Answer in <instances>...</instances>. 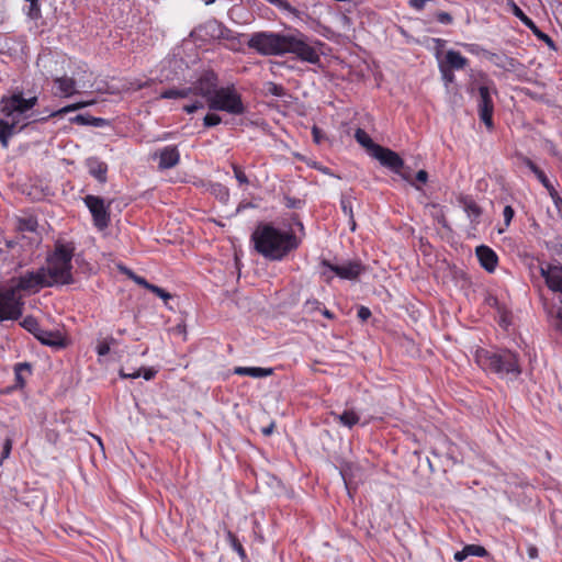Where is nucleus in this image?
I'll return each mask as SVG.
<instances>
[{
	"instance_id": "nucleus-14",
	"label": "nucleus",
	"mask_w": 562,
	"mask_h": 562,
	"mask_svg": "<svg viewBox=\"0 0 562 562\" xmlns=\"http://www.w3.org/2000/svg\"><path fill=\"white\" fill-rule=\"evenodd\" d=\"M199 77L190 86L183 88H170L160 93L161 99H188L192 102L195 98H200Z\"/></svg>"
},
{
	"instance_id": "nucleus-52",
	"label": "nucleus",
	"mask_w": 562,
	"mask_h": 562,
	"mask_svg": "<svg viewBox=\"0 0 562 562\" xmlns=\"http://www.w3.org/2000/svg\"><path fill=\"white\" fill-rule=\"evenodd\" d=\"M436 19L439 23L445 25L451 24L453 22L452 15L445 11L437 12Z\"/></svg>"
},
{
	"instance_id": "nucleus-30",
	"label": "nucleus",
	"mask_w": 562,
	"mask_h": 562,
	"mask_svg": "<svg viewBox=\"0 0 562 562\" xmlns=\"http://www.w3.org/2000/svg\"><path fill=\"white\" fill-rule=\"evenodd\" d=\"M508 7L510 8V12L526 26V27H535V22L521 10V8L514 1H508Z\"/></svg>"
},
{
	"instance_id": "nucleus-6",
	"label": "nucleus",
	"mask_w": 562,
	"mask_h": 562,
	"mask_svg": "<svg viewBox=\"0 0 562 562\" xmlns=\"http://www.w3.org/2000/svg\"><path fill=\"white\" fill-rule=\"evenodd\" d=\"M75 257V246L72 243L57 240L54 250L47 254L44 271L56 285H67L74 283L72 259Z\"/></svg>"
},
{
	"instance_id": "nucleus-3",
	"label": "nucleus",
	"mask_w": 562,
	"mask_h": 562,
	"mask_svg": "<svg viewBox=\"0 0 562 562\" xmlns=\"http://www.w3.org/2000/svg\"><path fill=\"white\" fill-rule=\"evenodd\" d=\"M254 250L269 261H282L302 244V238L273 223L260 222L250 235Z\"/></svg>"
},
{
	"instance_id": "nucleus-38",
	"label": "nucleus",
	"mask_w": 562,
	"mask_h": 562,
	"mask_svg": "<svg viewBox=\"0 0 562 562\" xmlns=\"http://www.w3.org/2000/svg\"><path fill=\"white\" fill-rule=\"evenodd\" d=\"M149 292L160 297L164 301L165 306L168 307L169 310H172V307L168 303V301L172 299V295L169 292H167L165 289L156 284H153Z\"/></svg>"
},
{
	"instance_id": "nucleus-29",
	"label": "nucleus",
	"mask_w": 562,
	"mask_h": 562,
	"mask_svg": "<svg viewBox=\"0 0 562 562\" xmlns=\"http://www.w3.org/2000/svg\"><path fill=\"white\" fill-rule=\"evenodd\" d=\"M331 416H334L335 419L339 420V423L342 426H345L349 429L352 428L355 425H357L360 420L359 415L351 409H346L341 414L331 412Z\"/></svg>"
},
{
	"instance_id": "nucleus-28",
	"label": "nucleus",
	"mask_w": 562,
	"mask_h": 562,
	"mask_svg": "<svg viewBox=\"0 0 562 562\" xmlns=\"http://www.w3.org/2000/svg\"><path fill=\"white\" fill-rule=\"evenodd\" d=\"M355 138L362 147H364L370 153L371 156H373L374 153L376 151V146H380L379 144L374 143L370 135L362 128L356 130Z\"/></svg>"
},
{
	"instance_id": "nucleus-45",
	"label": "nucleus",
	"mask_w": 562,
	"mask_h": 562,
	"mask_svg": "<svg viewBox=\"0 0 562 562\" xmlns=\"http://www.w3.org/2000/svg\"><path fill=\"white\" fill-rule=\"evenodd\" d=\"M232 168L234 171V176L240 186L249 183V180H248L246 173L243 171V169L239 166L233 165Z\"/></svg>"
},
{
	"instance_id": "nucleus-55",
	"label": "nucleus",
	"mask_w": 562,
	"mask_h": 562,
	"mask_svg": "<svg viewBox=\"0 0 562 562\" xmlns=\"http://www.w3.org/2000/svg\"><path fill=\"white\" fill-rule=\"evenodd\" d=\"M139 370H140V376L146 381H150L157 374V370L151 367H148V368L143 367Z\"/></svg>"
},
{
	"instance_id": "nucleus-48",
	"label": "nucleus",
	"mask_w": 562,
	"mask_h": 562,
	"mask_svg": "<svg viewBox=\"0 0 562 562\" xmlns=\"http://www.w3.org/2000/svg\"><path fill=\"white\" fill-rule=\"evenodd\" d=\"M291 222L297 227L300 234H301V238L305 236V226L300 217L299 214L296 213H293L290 217Z\"/></svg>"
},
{
	"instance_id": "nucleus-63",
	"label": "nucleus",
	"mask_w": 562,
	"mask_h": 562,
	"mask_svg": "<svg viewBox=\"0 0 562 562\" xmlns=\"http://www.w3.org/2000/svg\"><path fill=\"white\" fill-rule=\"evenodd\" d=\"M453 558L458 562L464 561L468 558L467 547L464 546L462 550L457 551Z\"/></svg>"
},
{
	"instance_id": "nucleus-58",
	"label": "nucleus",
	"mask_w": 562,
	"mask_h": 562,
	"mask_svg": "<svg viewBox=\"0 0 562 562\" xmlns=\"http://www.w3.org/2000/svg\"><path fill=\"white\" fill-rule=\"evenodd\" d=\"M132 279L136 284L143 286L144 289H146L148 291L153 286V283L148 282L144 277H140L137 274H132Z\"/></svg>"
},
{
	"instance_id": "nucleus-61",
	"label": "nucleus",
	"mask_w": 562,
	"mask_h": 562,
	"mask_svg": "<svg viewBox=\"0 0 562 562\" xmlns=\"http://www.w3.org/2000/svg\"><path fill=\"white\" fill-rule=\"evenodd\" d=\"M122 379H138L140 378V370H134L133 372H125L123 369L119 372Z\"/></svg>"
},
{
	"instance_id": "nucleus-16",
	"label": "nucleus",
	"mask_w": 562,
	"mask_h": 562,
	"mask_svg": "<svg viewBox=\"0 0 562 562\" xmlns=\"http://www.w3.org/2000/svg\"><path fill=\"white\" fill-rule=\"evenodd\" d=\"M476 258L481 267L488 273H493L498 263L497 254L486 245H480L475 249Z\"/></svg>"
},
{
	"instance_id": "nucleus-64",
	"label": "nucleus",
	"mask_w": 562,
	"mask_h": 562,
	"mask_svg": "<svg viewBox=\"0 0 562 562\" xmlns=\"http://www.w3.org/2000/svg\"><path fill=\"white\" fill-rule=\"evenodd\" d=\"M2 244L7 250H13L19 243L15 239H4L2 238Z\"/></svg>"
},
{
	"instance_id": "nucleus-7",
	"label": "nucleus",
	"mask_w": 562,
	"mask_h": 562,
	"mask_svg": "<svg viewBox=\"0 0 562 562\" xmlns=\"http://www.w3.org/2000/svg\"><path fill=\"white\" fill-rule=\"evenodd\" d=\"M468 92L476 97L477 114L487 130L494 128V100L497 95V87L493 79L485 72H480L470 83Z\"/></svg>"
},
{
	"instance_id": "nucleus-36",
	"label": "nucleus",
	"mask_w": 562,
	"mask_h": 562,
	"mask_svg": "<svg viewBox=\"0 0 562 562\" xmlns=\"http://www.w3.org/2000/svg\"><path fill=\"white\" fill-rule=\"evenodd\" d=\"M465 547L468 557L491 558L490 552L483 546L471 543Z\"/></svg>"
},
{
	"instance_id": "nucleus-32",
	"label": "nucleus",
	"mask_w": 562,
	"mask_h": 562,
	"mask_svg": "<svg viewBox=\"0 0 562 562\" xmlns=\"http://www.w3.org/2000/svg\"><path fill=\"white\" fill-rule=\"evenodd\" d=\"M266 1L289 15L300 18L301 12L296 8L291 5V3L288 0H266Z\"/></svg>"
},
{
	"instance_id": "nucleus-4",
	"label": "nucleus",
	"mask_w": 562,
	"mask_h": 562,
	"mask_svg": "<svg viewBox=\"0 0 562 562\" xmlns=\"http://www.w3.org/2000/svg\"><path fill=\"white\" fill-rule=\"evenodd\" d=\"M38 102L37 97L24 98L22 90H15L10 95H3L0 100V144L3 148L9 146L11 137L23 131L29 123L19 126L21 119L29 120L33 116L30 112Z\"/></svg>"
},
{
	"instance_id": "nucleus-35",
	"label": "nucleus",
	"mask_w": 562,
	"mask_h": 562,
	"mask_svg": "<svg viewBox=\"0 0 562 562\" xmlns=\"http://www.w3.org/2000/svg\"><path fill=\"white\" fill-rule=\"evenodd\" d=\"M25 1L29 2L27 8L24 9L26 15L31 20H35V21L41 19L42 12H41L40 3H38L40 0H25Z\"/></svg>"
},
{
	"instance_id": "nucleus-49",
	"label": "nucleus",
	"mask_w": 562,
	"mask_h": 562,
	"mask_svg": "<svg viewBox=\"0 0 562 562\" xmlns=\"http://www.w3.org/2000/svg\"><path fill=\"white\" fill-rule=\"evenodd\" d=\"M12 445H13V440L11 438H5L3 446H2V451H1V458H0L1 462L3 460H5L7 458H9L11 450H12Z\"/></svg>"
},
{
	"instance_id": "nucleus-42",
	"label": "nucleus",
	"mask_w": 562,
	"mask_h": 562,
	"mask_svg": "<svg viewBox=\"0 0 562 562\" xmlns=\"http://www.w3.org/2000/svg\"><path fill=\"white\" fill-rule=\"evenodd\" d=\"M268 92L271 95L283 98L286 95V90L282 85L270 82L268 87Z\"/></svg>"
},
{
	"instance_id": "nucleus-8",
	"label": "nucleus",
	"mask_w": 562,
	"mask_h": 562,
	"mask_svg": "<svg viewBox=\"0 0 562 562\" xmlns=\"http://www.w3.org/2000/svg\"><path fill=\"white\" fill-rule=\"evenodd\" d=\"M8 283L20 294L22 292L25 294H36L42 289L53 288V283L44 271V266L35 270L21 272L19 276L9 279Z\"/></svg>"
},
{
	"instance_id": "nucleus-22",
	"label": "nucleus",
	"mask_w": 562,
	"mask_h": 562,
	"mask_svg": "<svg viewBox=\"0 0 562 562\" xmlns=\"http://www.w3.org/2000/svg\"><path fill=\"white\" fill-rule=\"evenodd\" d=\"M353 196L349 193H342L340 195V209L348 217V224L351 232L357 229V223L353 214Z\"/></svg>"
},
{
	"instance_id": "nucleus-43",
	"label": "nucleus",
	"mask_w": 562,
	"mask_h": 562,
	"mask_svg": "<svg viewBox=\"0 0 562 562\" xmlns=\"http://www.w3.org/2000/svg\"><path fill=\"white\" fill-rule=\"evenodd\" d=\"M539 40L546 42L550 47H554L553 40L546 33H543L536 24L535 27H528Z\"/></svg>"
},
{
	"instance_id": "nucleus-26",
	"label": "nucleus",
	"mask_w": 562,
	"mask_h": 562,
	"mask_svg": "<svg viewBox=\"0 0 562 562\" xmlns=\"http://www.w3.org/2000/svg\"><path fill=\"white\" fill-rule=\"evenodd\" d=\"M88 104H89L88 102H82V101L81 102L71 103V104L63 106L59 110L50 112L47 116L38 117V119H33L32 122L33 123H36V122L44 123V122H47L48 119H50V117L61 116V115H64L66 113L83 109Z\"/></svg>"
},
{
	"instance_id": "nucleus-54",
	"label": "nucleus",
	"mask_w": 562,
	"mask_h": 562,
	"mask_svg": "<svg viewBox=\"0 0 562 562\" xmlns=\"http://www.w3.org/2000/svg\"><path fill=\"white\" fill-rule=\"evenodd\" d=\"M312 136L314 143L318 145L322 144V142L326 138L325 133L316 125L312 127Z\"/></svg>"
},
{
	"instance_id": "nucleus-40",
	"label": "nucleus",
	"mask_w": 562,
	"mask_h": 562,
	"mask_svg": "<svg viewBox=\"0 0 562 562\" xmlns=\"http://www.w3.org/2000/svg\"><path fill=\"white\" fill-rule=\"evenodd\" d=\"M283 202H284V205L288 209L300 210V209H303L304 205H305V200H302V199H299V198H294V196H290V195H284L283 196Z\"/></svg>"
},
{
	"instance_id": "nucleus-18",
	"label": "nucleus",
	"mask_w": 562,
	"mask_h": 562,
	"mask_svg": "<svg viewBox=\"0 0 562 562\" xmlns=\"http://www.w3.org/2000/svg\"><path fill=\"white\" fill-rule=\"evenodd\" d=\"M54 94L59 98H69L77 93V82L68 76L56 77L54 79Z\"/></svg>"
},
{
	"instance_id": "nucleus-50",
	"label": "nucleus",
	"mask_w": 562,
	"mask_h": 562,
	"mask_svg": "<svg viewBox=\"0 0 562 562\" xmlns=\"http://www.w3.org/2000/svg\"><path fill=\"white\" fill-rule=\"evenodd\" d=\"M519 159L533 175L540 170V168L530 158L519 155Z\"/></svg>"
},
{
	"instance_id": "nucleus-51",
	"label": "nucleus",
	"mask_w": 562,
	"mask_h": 562,
	"mask_svg": "<svg viewBox=\"0 0 562 562\" xmlns=\"http://www.w3.org/2000/svg\"><path fill=\"white\" fill-rule=\"evenodd\" d=\"M372 313L369 307L360 305L357 310V316L361 322H367L371 317Z\"/></svg>"
},
{
	"instance_id": "nucleus-19",
	"label": "nucleus",
	"mask_w": 562,
	"mask_h": 562,
	"mask_svg": "<svg viewBox=\"0 0 562 562\" xmlns=\"http://www.w3.org/2000/svg\"><path fill=\"white\" fill-rule=\"evenodd\" d=\"M458 201L467 213L469 221L474 225L479 224L483 210L474 199L471 195H460Z\"/></svg>"
},
{
	"instance_id": "nucleus-10",
	"label": "nucleus",
	"mask_w": 562,
	"mask_h": 562,
	"mask_svg": "<svg viewBox=\"0 0 562 562\" xmlns=\"http://www.w3.org/2000/svg\"><path fill=\"white\" fill-rule=\"evenodd\" d=\"M83 203L91 213L93 225L99 229H105L111 222L110 203L105 204L104 199L99 195L88 194L83 198Z\"/></svg>"
},
{
	"instance_id": "nucleus-34",
	"label": "nucleus",
	"mask_w": 562,
	"mask_h": 562,
	"mask_svg": "<svg viewBox=\"0 0 562 562\" xmlns=\"http://www.w3.org/2000/svg\"><path fill=\"white\" fill-rule=\"evenodd\" d=\"M21 327H23L25 330L31 333L34 337L36 336V333L40 331L42 328L38 319L33 315L25 316L22 322L20 323Z\"/></svg>"
},
{
	"instance_id": "nucleus-33",
	"label": "nucleus",
	"mask_w": 562,
	"mask_h": 562,
	"mask_svg": "<svg viewBox=\"0 0 562 562\" xmlns=\"http://www.w3.org/2000/svg\"><path fill=\"white\" fill-rule=\"evenodd\" d=\"M211 193L223 204H227L229 201V189L222 183H213Z\"/></svg>"
},
{
	"instance_id": "nucleus-21",
	"label": "nucleus",
	"mask_w": 562,
	"mask_h": 562,
	"mask_svg": "<svg viewBox=\"0 0 562 562\" xmlns=\"http://www.w3.org/2000/svg\"><path fill=\"white\" fill-rule=\"evenodd\" d=\"M88 172L91 177L98 180L100 183H105L108 180V164L102 161L98 157H89L86 160Z\"/></svg>"
},
{
	"instance_id": "nucleus-37",
	"label": "nucleus",
	"mask_w": 562,
	"mask_h": 562,
	"mask_svg": "<svg viewBox=\"0 0 562 562\" xmlns=\"http://www.w3.org/2000/svg\"><path fill=\"white\" fill-rule=\"evenodd\" d=\"M218 40H226V41H237L240 36V34L235 33L227 26H225L222 22L220 23V30H218Z\"/></svg>"
},
{
	"instance_id": "nucleus-11",
	"label": "nucleus",
	"mask_w": 562,
	"mask_h": 562,
	"mask_svg": "<svg viewBox=\"0 0 562 562\" xmlns=\"http://www.w3.org/2000/svg\"><path fill=\"white\" fill-rule=\"evenodd\" d=\"M321 265L338 278L350 281L357 280L367 270L361 260H348L341 265H336L327 259H323Z\"/></svg>"
},
{
	"instance_id": "nucleus-41",
	"label": "nucleus",
	"mask_w": 562,
	"mask_h": 562,
	"mask_svg": "<svg viewBox=\"0 0 562 562\" xmlns=\"http://www.w3.org/2000/svg\"><path fill=\"white\" fill-rule=\"evenodd\" d=\"M438 69L441 75V79L446 86L453 83L456 81L454 71L446 68V66H441L438 64Z\"/></svg>"
},
{
	"instance_id": "nucleus-57",
	"label": "nucleus",
	"mask_w": 562,
	"mask_h": 562,
	"mask_svg": "<svg viewBox=\"0 0 562 562\" xmlns=\"http://www.w3.org/2000/svg\"><path fill=\"white\" fill-rule=\"evenodd\" d=\"M95 351L101 357L106 356L110 352V344L106 340L100 341L95 347Z\"/></svg>"
},
{
	"instance_id": "nucleus-13",
	"label": "nucleus",
	"mask_w": 562,
	"mask_h": 562,
	"mask_svg": "<svg viewBox=\"0 0 562 562\" xmlns=\"http://www.w3.org/2000/svg\"><path fill=\"white\" fill-rule=\"evenodd\" d=\"M220 21L210 19L206 22L198 25L191 33L190 36L194 42L209 43L211 41L218 40Z\"/></svg>"
},
{
	"instance_id": "nucleus-39",
	"label": "nucleus",
	"mask_w": 562,
	"mask_h": 562,
	"mask_svg": "<svg viewBox=\"0 0 562 562\" xmlns=\"http://www.w3.org/2000/svg\"><path fill=\"white\" fill-rule=\"evenodd\" d=\"M212 111L203 117V126L206 128L215 127L222 123V117Z\"/></svg>"
},
{
	"instance_id": "nucleus-53",
	"label": "nucleus",
	"mask_w": 562,
	"mask_h": 562,
	"mask_svg": "<svg viewBox=\"0 0 562 562\" xmlns=\"http://www.w3.org/2000/svg\"><path fill=\"white\" fill-rule=\"evenodd\" d=\"M465 48L469 53L473 54V55H482L484 58H485V52H487V49L483 48L482 46L477 45V44H467L465 45Z\"/></svg>"
},
{
	"instance_id": "nucleus-44",
	"label": "nucleus",
	"mask_w": 562,
	"mask_h": 562,
	"mask_svg": "<svg viewBox=\"0 0 562 562\" xmlns=\"http://www.w3.org/2000/svg\"><path fill=\"white\" fill-rule=\"evenodd\" d=\"M69 122L72 124H78L82 126H89L90 122V114L88 113H80L69 119Z\"/></svg>"
},
{
	"instance_id": "nucleus-1",
	"label": "nucleus",
	"mask_w": 562,
	"mask_h": 562,
	"mask_svg": "<svg viewBox=\"0 0 562 562\" xmlns=\"http://www.w3.org/2000/svg\"><path fill=\"white\" fill-rule=\"evenodd\" d=\"M324 43L294 30L293 32L259 31L249 36L248 48L260 56L282 57L291 55L292 59L311 65H321L319 47Z\"/></svg>"
},
{
	"instance_id": "nucleus-23",
	"label": "nucleus",
	"mask_w": 562,
	"mask_h": 562,
	"mask_svg": "<svg viewBox=\"0 0 562 562\" xmlns=\"http://www.w3.org/2000/svg\"><path fill=\"white\" fill-rule=\"evenodd\" d=\"M234 373L241 376H251L255 379L267 378L273 373L272 368L261 367H236Z\"/></svg>"
},
{
	"instance_id": "nucleus-31",
	"label": "nucleus",
	"mask_w": 562,
	"mask_h": 562,
	"mask_svg": "<svg viewBox=\"0 0 562 562\" xmlns=\"http://www.w3.org/2000/svg\"><path fill=\"white\" fill-rule=\"evenodd\" d=\"M37 220L33 216L20 217L16 222V229L21 233L30 232L33 233L37 229Z\"/></svg>"
},
{
	"instance_id": "nucleus-27",
	"label": "nucleus",
	"mask_w": 562,
	"mask_h": 562,
	"mask_svg": "<svg viewBox=\"0 0 562 562\" xmlns=\"http://www.w3.org/2000/svg\"><path fill=\"white\" fill-rule=\"evenodd\" d=\"M32 373V366L30 362H18L14 364L15 389H23L25 386L24 374Z\"/></svg>"
},
{
	"instance_id": "nucleus-62",
	"label": "nucleus",
	"mask_w": 562,
	"mask_h": 562,
	"mask_svg": "<svg viewBox=\"0 0 562 562\" xmlns=\"http://www.w3.org/2000/svg\"><path fill=\"white\" fill-rule=\"evenodd\" d=\"M415 181L425 184L428 181V172L424 169L418 170L415 176Z\"/></svg>"
},
{
	"instance_id": "nucleus-46",
	"label": "nucleus",
	"mask_w": 562,
	"mask_h": 562,
	"mask_svg": "<svg viewBox=\"0 0 562 562\" xmlns=\"http://www.w3.org/2000/svg\"><path fill=\"white\" fill-rule=\"evenodd\" d=\"M537 179L540 181V183L548 190L552 193V191H554V188L551 183V181L549 180V178L547 177V175L544 173L543 170H539L536 175Z\"/></svg>"
},
{
	"instance_id": "nucleus-59",
	"label": "nucleus",
	"mask_w": 562,
	"mask_h": 562,
	"mask_svg": "<svg viewBox=\"0 0 562 562\" xmlns=\"http://www.w3.org/2000/svg\"><path fill=\"white\" fill-rule=\"evenodd\" d=\"M322 306V302L316 299H310L305 302L304 307L308 311H319Z\"/></svg>"
},
{
	"instance_id": "nucleus-5",
	"label": "nucleus",
	"mask_w": 562,
	"mask_h": 562,
	"mask_svg": "<svg viewBox=\"0 0 562 562\" xmlns=\"http://www.w3.org/2000/svg\"><path fill=\"white\" fill-rule=\"evenodd\" d=\"M477 364L486 372L509 380H516L521 374L519 355L507 348L479 349L475 352Z\"/></svg>"
},
{
	"instance_id": "nucleus-25",
	"label": "nucleus",
	"mask_w": 562,
	"mask_h": 562,
	"mask_svg": "<svg viewBox=\"0 0 562 562\" xmlns=\"http://www.w3.org/2000/svg\"><path fill=\"white\" fill-rule=\"evenodd\" d=\"M225 538L231 548L238 554L241 562H249V558L238 537L229 529L225 530Z\"/></svg>"
},
{
	"instance_id": "nucleus-9",
	"label": "nucleus",
	"mask_w": 562,
	"mask_h": 562,
	"mask_svg": "<svg viewBox=\"0 0 562 562\" xmlns=\"http://www.w3.org/2000/svg\"><path fill=\"white\" fill-rule=\"evenodd\" d=\"M24 305L23 296L9 283L0 286V322L20 319Z\"/></svg>"
},
{
	"instance_id": "nucleus-20",
	"label": "nucleus",
	"mask_w": 562,
	"mask_h": 562,
	"mask_svg": "<svg viewBox=\"0 0 562 562\" xmlns=\"http://www.w3.org/2000/svg\"><path fill=\"white\" fill-rule=\"evenodd\" d=\"M438 64L456 71L464 69L469 65V59L462 56L458 50L448 49L445 58L439 59Z\"/></svg>"
},
{
	"instance_id": "nucleus-47",
	"label": "nucleus",
	"mask_w": 562,
	"mask_h": 562,
	"mask_svg": "<svg viewBox=\"0 0 562 562\" xmlns=\"http://www.w3.org/2000/svg\"><path fill=\"white\" fill-rule=\"evenodd\" d=\"M515 216V211L510 205H506L503 210L504 224L508 227Z\"/></svg>"
},
{
	"instance_id": "nucleus-12",
	"label": "nucleus",
	"mask_w": 562,
	"mask_h": 562,
	"mask_svg": "<svg viewBox=\"0 0 562 562\" xmlns=\"http://www.w3.org/2000/svg\"><path fill=\"white\" fill-rule=\"evenodd\" d=\"M372 157L395 173H398L404 167L403 158L396 151L384 146H376V151Z\"/></svg>"
},
{
	"instance_id": "nucleus-60",
	"label": "nucleus",
	"mask_w": 562,
	"mask_h": 562,
	"mask_svg": "<svg viewBox=\"0 0 562 562\" xmlns=\"http://www.w3.org/2000/svg\"><path fill=\"white\" fill-rule=\"evenodd\" d=\"M431 41L435 43L436 45V58L439 60L440 58V55H441V50L442 48L445 47L447 41L446 40H442V38H431Z\"/></svg>"
},
{
	"instance_id": "nucleus-17",
	"label": "nucleus",
	"mask_w": 562,
	"mask_h": 562,
	"mask_svg": "<svg viewBox=\"0 0 562 562\" xmlns=\"http://www.w3.org/2000/svg\"><path fill=\"white\" fill-rule=\"evenodd\" d=\"M35 338L42 345L52 347L56 350L63 349L67 345L64 335L59 330H49L41 328L40 331L36 333Z\"/></svg>"
},
{
	"instance_id": "nucleus-56",
	"label": "nucleus",
	"mask_w": 562,
	"mask_h": 562,
	"mask_svg": "<svg viewBox=\"0 0 562 562\" xmlns=\"http://www.w3.org/2000/svg\"><path fill=\"white\" fill-rule=\"evenodd\" d=\"M110 124V122L106 120V119H103V117H95V116H92L90 115V122H89V126H93V127H105Z\"/></svg>"
},
{
	"instance_id": "nucleus-2",
	"label": "nucleus",
	"mask_w": 562,
	"mask_h": 562,
	"mask_svg": "<svg viewBox=\"0 0 562 562\" xmlns=\"http://www.w3.org/2000/svg\"><path fill=\"white\" fill-rule=\"evenodd\" d=\"M218 83V75L213 69L204 70L199 76L200 98L184 104L183 112L193 114L207 106L210 111L226 112L235 116L245 114L246 105L235 85L220 87Z\"/></svg>"
},
{
	"instance_id": "nucleus-15",
	"label": "nucleus",
	"mask_w": 562,
	"mask_h": 562,
	"mask_svg": "<svg viewBox=\"0 0 562 562\" xmlns=\"http://www.w3.org/2000/svg\"><path fill=\"white\" fill-rule=\"evenodd\" d=\"M155 157L159 158L158 168L160 170L171 169L180 161V151L177 146L168 145L155 153Z\"/></svg>"
},
{
	"instance_id": "nucleus-24",
	"label": "nucleus",
	"mask_w": 562,
	"mask_h": 562,
	"mask_svg": "<svg viewBox=\"0 0 562 562\" xmlns=\"http://www.w3.org/2000/svg\"><path fill=\"white\" fill-rule=\"evenodd\" d=\"M485 59L502 69L514 67L516 64V59L508 57L505 54L493 53L490 50L485 52Z\"/></svg>"
}]
</instances>
